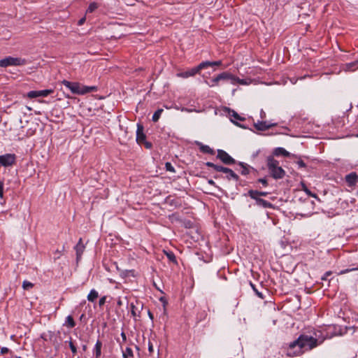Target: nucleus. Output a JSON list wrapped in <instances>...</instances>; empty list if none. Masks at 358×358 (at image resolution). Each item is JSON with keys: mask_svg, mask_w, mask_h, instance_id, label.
<instances>
[{"mask_svg": "<svg viewBox=\"0 0 358 358\" xmlns=\"http://www.w3.org/2000/svg\"><path fill=\"white\" fill-rule=\"evenodd\" d=\"M317 333L315 332L314 336L301 334L299 338L291 342L286 350L287 357H294L303 354L305 351L310 350L320 345L324 339L319 340Z\"/></svg>", "mask_w": 358, "mask_h": 358, "instance_id": "nucleus-1", "label": "nucleus"}, {"mask_svg": "<svg viewBox=\"0 0 358 358\" xmlns=\"http://www.w3.org/2000/svg\"><path fill=\"white\" fill-rule=\"evenodd\" d=\"M62 85L69 89L71 92L76 94H85L89 92H96L97 88L95 86L87 87L80 84L79 83L70 82L64 80Z\"/></svg>", "mask_w": 358, "mask_h": 358, "instance_id": "nucleus-2", "label": "nucleus"}, {"mask_svg": "<svg viewBox=\"0 0 358 358\" xmlns=\"http://www.w3.org/2000/svg\"><path fill=\"white\" fill-rule=\"evenodd\" d=\"M266 165L270 175L274 179H282L285 175V171L279 166V162L274 159L273 156H268L266 159Z\"/></svg>", "mask_w": 358, "mask_h": 358, "instance_id": "nucleus-3", "label": "nucleus"}, {"mask_svg": "<svg viewBox=\"0 0 358 358\" xmlns=\"http://www.w3.org/2000/svg\"><path fill=\"white\" fill-rule=\"evenodd\" d=\"M205 165L208 167L213 168L215 171L217 172H222L225 173V176H223V178H225L227 180H234L236 182H238L239 180V176L232 169L229 168L217 165L210 162H206ZM214 178H222V176L217 175L215 176Z\"/></svg>", "mask_w": 358, "mask_h": 358, "instance_id": "nucleus-4", "label": "nucleus"}, {"mask_svg": "<svg viewBox=\"0 0 358 358\" xmlns=\"http://www.w3.org/2000/svg\"><path fill=\"white\" fill-rule=\"evenodd\" d=\"M25 59L21 57H6L0 59V67L6 68L8 66H19L27 64Z\"/></svg>", "mask_w": 358, "mask_h": 358, "instance_id": "nucleus-5", "label": "nucleus"}, {"mask_svg": "<svg viewBox=\"0 0 358 358\" xmlns=\"http://www.w3.org/2000/svg\"><path fill=\"white\" fill-rule=\"evenodd\" d=\"M220 80L228 81L232 85L241 84L244 85L246 82L228 72H222L219 74Z\"/></svg>", "mask_w": 358, "mask_h": 358, "instance_id": "nucleus-6", "label": "nucleus"}, {"mask_svg": "<svg viewBox=\"0 0 358 358\" xmlns=\"http://www.w3.org/2000/svg\"><path fill=\"white\" fill-rule=\"evenodd\" d=\"M16 162V155L15 154L7 153L0 155V166H11Z\"/></svg>", "mask_w": 358, "mask_h": 358, "instance_id": "nucleus-7", "label": "nucleus"}, {"mask_svg": "<svg viewBox=\"0 0 358 358\" xmlns=\"http://www.w3.org/2000/svg\"><path fill=\"white\" fill-rule=\"evenodd\" d=\"M217 158L220 159L226 165H231L236 163V160L223 150H217Z\"/></svg>", "mask_w": 358, "mask_h": 358, "instance_id": "nucleus-8", "label": "nucleus"}, {"mask_svg": "<svg viewBox=\"0 0 358 358\" xmlns=\"http://www.w3.org/2000/svg\"><path fill=\"white\" fill-rule=\"evenodd\" d=\"M278 123H273L266 121H257L254 124L255 128L258 131H266L271 127L277 126Z\"/></svg>", "mask_w": 358, "mask_h": 358, "instance_id": "nucleus-9", "label": "nucleus"}, {"mask_svg": "<svg viewBox=\"0 0 358 358\" xmlns=\"http://www.w3.org/2000/svg\"><path fill=\"white\" fill-rule=\"evenodd\" d=\"M143 126L141 124H137L136 141L138 144H143V142L145 141L146 138V136L143 132Z\"/></svg>", "mask_w": 358, "mask_h": 358, "instance_id": "nucleus-10", "label": "nucleus"}, {"mask_svg": "<svg viewBox=\"0 0 358 358\" xmlns=\"http://www.w3.org/2000/svg\"><path fill=\"white\" fill-rule=\"evenodd\" d=\"M345 180L349 187H353L358 182V175L355 172H352L345 176Z\"/></svg>", "mask_w": 358, "mask_h": 358, "instance_id": "nucleus-11", "label": "nucleus"}, {"mask_svg": "<svg viewBox=\"0 0 358 358\" xmlns=\"http://www.w3.org/2000/svg\"><path fill=\"white\" fill-rule=\"evenodd\" d=\"M74 248L76 252V259L77 261H78L81 258V256L85 250V245L83 244L81 238Z\"/></svg>", "mask_w": 358, "mask_h": 358, "instance_id": "nucleus-12", "label": "nucleus"}, {"mask_svg": "<svg viewBox=\"0 0 358 358\" xmlns=\"http://www.w3.org/2000/svg\"><path fill=\"white\" fill-rule=\"evenodd\" d=\"M198 73H199V70L197 69V66H196L187 71L179 73L177 74V76L178 77L186 78L190 76H193Z\"/></svg>", "mask_w": 358, "mask_h": 358, "instance_id": "nucleus-13", "label": "nucleus"}, {"mask_svg": "<svg viewBox=\"0 0 358 358\" xmlns=\"http://www.w3.org/2000/svg\"><path fill=\"white\" fill-rule=\"evenodd\" d=\"M343 69L345 71H355L358 69V59L343 64Z\"/></svg>", "mask_w": 358, "mask_h": 358, "instance_id": "nucleus-14", "label": "nucleus"}, {"mask_svg": "<svg viewBox=\"0 0 358 358\" xmlns=\"http://www.w3.org/2000/svg\"><path fill=\"white\" fill-rule=\"evenodd\" d=\"M248 195L251 199H257V198H259L260 196H267L268 195V192H259V191H257V190L250 189V190L248 191Z\"/></svg>", "mask_w": 358, "mask_h": 358, "instance_id": "nucleus-15", "label": "nucleus"}, {"mask_svg": "<svg viewBox=\"0 0 358 358\" xmlns=\"http://www.w3.org/2000/svg\"><path fill=\"white\" fill-rule=\"evenodd\" d=\"M196 144L199 146V150L201 152L210 154L212 155L215 154V151L208 145H203L200 142H196Z\"/></svg>", "mask_w": 358, "mask_h": 358, "instance_id": "nucleus-16", "label": "nucleus"}, {"mask_svg": "<svg viewBox=\"0 0 358 358\" xmlns=\"http://www.w3.org/2000/svg\"><path fill=\"white\" fill-rule=\"evenodd\" d=\"M169 220L172 223H174V222H180V223H183V224H186V222H185L181 216L180 215L179 213H173L171 215L169 216ZM187 224H190V222H187Z\"/></svg>", "mask_w": 358, "mask_h": 358, "instance_id": "nucleus-17", "label": "nucleus"}, {"mask_svg": "<svg viewBox=\"0 0 358 358\" xmlns=\"http://www.w3.org/2000/svg\"><path fill=\"white\" fill-rule=\"evenodd\" d=\"M101 348H102V343L101 341L97 340L94 348V353L95 358H99L101 355Z\"/></svg>", "mask_w": 358, "mask_h": 358, "instance_id": "nucleus-18", "label": "nucleus"}, {"mask_svg": "<svg viewBox=\"0 0 358 358\" xmlns=\"http://www.w3.org/2000/svg\"><path fill=\"white\" fill-rule=\"evenodd\" d=\"M273 155L275 156H284V157H289V152H287L285 149L283 148H277L273 151Z\"/></svg>", "mask_w": 358, "mask_h": 358, "instance_id": "nucleus-19", "label": "nucleus"}, {"mask_svg": "<svg viewBox=\"0 0 358 358\" xmlns=\"http://www.w3.org/2000/svg\"><path fill=\"white\" fill-rule=\"evenodd\" d=\"M99 297V293L95 289H92L88 294L87 299L90 302H94Z\"/></svg>", "mask_w": 358, "mask_h": 358, "instance_id": "nucleus-20", "label": "nucleus"}, {"mask_svg": "<svg viewBox=\"0 0 358 358\" xmlns=\"http://www.w3.org/2000/svg\"><path fill=\"white\" fill-rule=\"evenodd\" d=\"M238 165L241 167V173L246 176L250 173V166L244 162H239Z\"/></svg>", "mask_w": 358, "mask_h": 358, "instance_id": "nucleus-21", "label": "nucleus"}, {"mask_svg": "<svg viewBox=\"0 0 358 358\" xmlns=\"http://www.w3.org/2000/svg\"><path fill=\"white\" fill-rule=\"evenodd\" d=\"M254 199L256 201V203L257 205L263 206L264 208H268V207H270L272 206L270 202H268L263 199L257 198V199Z\"/></svg>", "mask_w": 358, "mask_h": 358, "instance_id": "nucleus-22", "label": "nucleus"}, {"mask_svg": "<svg viewBox=\"0 0 358 358\" xmlns=\"http://www.w3.org/2000/svg\"><path fill=\"white\" fill-rule=\"evenodd\" d=\"M164 253H165L166 257L168 258V259L170 262H171L174 264H178L176 255H174V253L173 252H171V251H165L164 250Z\"/></svg>", "mask_w": 358, "mask_h": 358, "instance_id": "nucleus-23", "label": "nucleus"}, {"mask_svg": "<svg viewBox=\"0 0 358 358\" xmlns=\"http://www.w3.org/2000/svg\"><path fill=\"white\" fill-rule=\"evenodd\" d=\"M64 325H66L69 328H73L76 326V322L71 315H68L66 317Z\"/></svg>", "mask_w": 358, "mask_h": 358, "instance_id": "nucleus-24", "label": "nucleus"}, {"mask_svg": "<svg viewBox=\"0 0 358 358\" xmlns=\"http://www.w3.org/2000/svg\"><path fill=\"white\" fill-rule=\"evenodd\" d=\"M229 115L234 117L236 120L244 121L245 117L239 115L235 110L229 109Z\"/></svg>", "mask_w": 358, "mask_h": 358, "instance_id": "nucleus-25", "label": "nucleus"}, {"mask_svg": "<svg viewBox=\"0 0 358 358\" xmlns=\"http://www.w3.org/2000/svg\"><path fill=\"white\" fill-rule=\"evenodd\" d=\"M250 285L252 289H253V291L255 292L256 295L259 298H260L261 299H265V296H264V293L262 292H259L257 289L256 286L252 282H250Z\"/></svg>", "mask_w": 358, "mask_h": 358, "instance_id": "nucleus-26", "label": "nucleus"}, {"mask_svg": "<svg viewBox=\"0 0 358 358\" xmlns=\"http://www.w3.org/2000/svg\"><path fill=\"white\" fill-rule=\"evenodd\" d=\"M123 358H131L134 357L133 351L131 348H126L125 350L122 352Z\"/></svg>", "mask_w": 358, "mask_h": 358, "instance_id": "nucleus-27", "label": "nucleus"}, {"mask_svg": "<svg viewBox=\"0 0 358 358\" xmlns=\"http://www.w3.org/2000/svg\"><path fill=\"white\" fill-rule=\"evenodd\" d=\"M163 111L164 110L162 108H159L158 110H157L152 115V120L154 122H157Z\"/></svg>", "mask_w": 358, "mask_h": 358, "instance_id": "nucleus-28", "label": "nucleus"}, {"mask_svg": "<svg viewBox=\"0 0 358 358\" xmlns=\"http://www.w3.org/2000/svg\"><path fill=\"white\" fill-rule=\"evenodd\" d=\"M99 6V4L96 2H92L91 3H90L87 9V13H91L92 12H94L96 9H97Z\"/></svg>", "mask_w": 358, "mask_h": 358, "instance_id": "nucleus-29", "label": "nucleus"}, {"mask_svg": "<svg viewBox=\"0 0 358 358\" xmlns=\"http://www.w3.org/2000/svg\"><path fill=\"white\" fill-rule=\"evenodd\" d=\"M208 66H212V62H209V61L203 62L197 66V69L200 71L201 69H203Z\"/></svg>", "mask_w": 358, "mask_h": 358, "instance_id": "nucleus-30", "label": "nucleus"}, {"mask_svg": "<svg viewBox=\"0 0 358 358\" xmlns=\"http://www.w3.org/2000/svg\"><path fill=\"white\" fill-rule=\"evenodd\" d=\"M53 93L52 90H38V97L43 96L45 97L50 95V94Z\"/></svg>", "mask_w": 358, "mask_h": 358, "instance_id": "nucleus-31", "label": "nucleus"}, {"mask_svg": "<svg viewBox=\"0 0 358 358\" xmlns=\"http://www.w3.org/2000/svg\"><path fill=\"white\" fill-rule=\"evenodd\" d=\"M69 343V348L73 353V355H76V353H77V348L76 346L74 345L73 341L71 338H70V340L68 341Z\"/></svg>", "mask_w": 358, "mask_h": 358, "instance_id": "nucleus-32", "label": "nucleus"}, {"mask_svg": "<svg viewBox=\"0 0 358 358\" xmlns=\"http://www.w3.org/2000/svg\"><path fill=\"white\" fill-rule=\"evenodd\" d=\"M33 287H34V284L31 283V282L24 280L22 282V287L24 289L29 290V289H31Z\"/></svg>", "mask_w": 358, "mask_h": 358, "instance_id": "nucleus-33", "label": "nucleus"}, {"mask_svg": "<svg viewBox=\"0 0 358 358\" xmlns=\"http://www.w3.org/2000/svg\"><path fill=\"white\" fill-rule=\"evenodd\" d=\"M220 81V79L219 78V75H217L215 78H213L212 80H211V82H212V84H210L206 82V83L210 86V87H214V86H217L218 85V83Z\"/></svg>", "mask_w": 358, "mask_h": 358, "instance_id": "nucleus-34", "label": "nucleus"}, {"mask_svg": "<svg viewBox=\"0 0 358 358\" xmlns=\"http://www.w3.org/2000/svg\"><path fill=\"white\" fill-rule=\"evenodd\" d=\"M358 271V267H352V268H346V269L341 270L338 273V275H343V274H345V273H349L350 271Z\"/></svg>", "mask_w": 358, "mask_h": 358, "instance_id": "nucleus-35", "label": "nucleus"}, {"mask_svg": "<svg viewBox=\"0 0 358 358\" xmlns=\"http://www.w3.org/2000/svg\"><path fill=\"white\" fill-rule=\"evenodd\" d=\"M27 96L30 99L38 97V91L33 90L27 93Z\"/></svg>", "mask_w": 358, "mask_h": 358, "instance_id": "nucleus-36", "label": "nucleus"}, {"mask_svg": "<svg viewBox=\"0 0 358 358\" xmlns=\"http://www.w3.org/2000/svg\"><path fill=\"white\" fill-rule=\"evenodd\" d=\"M165 168H166V170L168 171H170L172 173L175 172V169L170 162H166L165 164Z\"/></svg>", "mask_w": 358, "mask_h": 358, "instance_id": "nucleus-37", "label": "nucleus"}, {"mask_svg": "<svg viewBox=\"0 0 358 358\" xmlns=\"http://www.w3.org/2000/svg\"><path fill=\"white\" fill-rule=\"evenodd\" d=\"M257 182H261L263 185V186H264V187L268 186V181H267L266 178H265L258 179Z\"/></svg>", "mask_w": 358, "mask_h": 358, "instance_id": "nucleus-38", "label": "nucleus"}, {"mask_svg": "<svg viewBox=\"0 0 358 358\" xmlns=\"http://www.w3.org/2000/svg\"><path fill=\"white\" fill-rule=\"evenodd\" d=\"M106 296H102L100 299H99V306H102L105 304L106 303Z\"/></svg>", "mask_w": 358, "mask_h": 358, "instance_id": "nucleus-39", "label": "nucleus"}, {"mask_svg": "<svg viewBox=\"0 0 358 358\" xmlns=\"http://www.w3.org/2000/svg\"><path fill=\"white\" fill-rule=\"evenodd\" d=\"M299 168H305L306 166V163L303 160H299L296 162Z\"/></svg>", "mask_w": 358, "mask_h": 358, "instance_id": "nucleus-40", "label": "nucleus"}, {"mask_svg": "<svg viewBox=\"0 0 358 358\" xmlns=\"http://www.w3.org/2000/svg\"><path fill=\"white\" fill-rule=\"evenodd\" d=\"M3 196V182L0 181V198Z\"/></svg>", "mask_w": 358, "mask_h": 358, "instance_id": "nucleus-41", "label": "nucleus"}, {"mask_svg": "<svg viewBox=\"0 0 358 358\" xmlns=\"http://www.w3.org/2000/svg\"><path fill=\"white\" fill-rule=\"evenodd\" d=\"M303 190L306 192V193L307 194H308L309 196H312V197H316V195L315 194H312L311 192L306 187H304L303 188Z\"/></svg>", "mask_w": 358, "mask_h": 358, "instance_id": "nucleus-42", "label": "nucleus"}, {"mask_svg": "<svg viewBox=\"0 0 358 358\" xmlns=\"http://www.w3.org/2000/svg\"><path fill=\"white\" fill-rule=\"evenodd\" d=\"M143 143L144 144L145 147L148 149H150L152 146L150 142L146 141L145 140V141L143 142Z\"/></svg>", "mask_w": 358, "mask_h": 358, "instance_id": "nucleus-43", "label": "nucleus"}, {"mask_svg": "<svg viewBox=\"0 0 358 358\" xmlns=\"http://www.w3.org/2000/svg\"><path fill=\"white\" fill-rule=\"evenodd\" d=\"M55 259H59L62 255V252L59 250H57L55 252Z\"/></svg>", "mask_w": 358, "mask_h": 358, "instance_id": "nucleus-44", "label": "nucleus"}, {"mask_svg": "<svg viewBox=\"0 0 358 358\" xmlns=\"http://www.w3.org/2000/svg\"><path fill=\"white\" fill-rule=\"evenodd\" d=\"M8 351H9L8 348H6V347H3V348H1V355H5V354H6Z\"/></svg>", "mask_w": 358, "mask_h": 358, "instance_id": "nucleus-45", "label": "nucleus"}, {"mask_svg": "<svg viewBox=\"0 0 358 358\" xmlns=\"http://www.w3.org/2000/svg\"><path fill=\"white\" fill-rule=\"evenodd\" d=\"M85 20H86V19H85V17H82L81 19H80V20H78V24L79 26L83 25V24H84V22H85Z\"/></svg>", "mask_w": 358, "mask_h": 358, "instance_id": "nucleus-46", "label": "nucleus"}, {"mask_svg": "<svg viewBox=\"0 0 358 358\" xmlns=\"http://www.w3.org/2000/svg\"><path fill=\"white\" fill-rule=\"evenodd\" d=\"M221 64H222V61L221 60L215 61V62H212V66H220Z\"/></svg>", "mask_w": 358, "mask_h": 358, "instance_id": "nucleus-47", "label": "nucleus"}, {"mask_svg": "<svg viewBox=\"0 0 358 358\" xmlns=\"http://www.w3.org/2000/svg\"><path fill=\"white\" fill-rule=\"evenodd\" d=\"M260 117L262 119H264L266 117V113L264 111L263 109L260 111Z\"/></svg>", "mask_w": 358, "mask_h": 358, "instance_id": "nucleus-48", "label": "nucleus"}, {"mask_svg": "<svg viewBox=\"0 0 358 358\" xmlns=\"http://www.w3.org/2000/svg\"><path fill=\"white\" fill-rule=\"evenodd\" d=\"M134 308H135L134 305L131 304V314H132L133 316L135 317L136 315V312L134 310Z\"/></svg>", "mask_w": 358, "mask_h": 358, "instance_id": "nucleus-49", "label": "nucleus"}, {"mask_svg": "<svg viewBox=\"0 0 358 358\" xmlns=\"http://www.w3.org/2000/svg\"><path fill=\"white\" fill-rule=\"evenodd\" d=\"M148 350L150 352H153V345L151 343H149L148 344Z\"/></svg>", "mask_w": 358, "mask_h": 358, "instance_id": "nucleus-50", "label": "nucleus"}, {"mask_svg": "<svg viewBox=\"0 0 358 358\" xmlns=\"http://www.w3.org/2000/svg\"><path fill=\"white\" fill-rule=\"evenodd\" d=\"M117 306L120 307L122 306V301L121 300L120 298H118L117 301Z\"/></svg>", "mask_w": 358, "mask_h": 358, "instance_id": "nucleus-51", "label": "nucleus"}, {"mask_svg": "<svg viewBox=\"0 0 358 358\" xmlns=\"http://www.w3.org/2000/svg\"><path fill=\"white\" fill-rule=\"evenodd\" d=\"M121 337L122 338V340H123L124 341H126V340H127V336H126V334H125V333H124V332H123V331H122V332L121 333Z\"/></svg>", "mask_w": 358, "mask_h": 358, "instance_id": "nucleus-52", "label": "nucleus"}, {"mask_svg": "<svg viewBox=\"0 0 358 358\" xmlns=\"http://www.w3.org/2000/svg\"><path fill=\"white\" fill-rule=\"evenodd\" d=\"M208 183L209 185H215V182H214V180H211V179H210V180H208Z\"/></svg>", "mask_w": 358, "mask_h": 358, "instance_id": "nucleus-53", "label": "nucleus"}, {"mask_svg": "<svg viewBox=\"0 0 358 358\" xmlns=\"http://www.w3.org/2000/svg\"><path fill=\"white\" fill-rule=\"evenodd\" d=\"M148 316L152 320L154 319V316L150 310H148Z\"/></svg>", "mask_w": 358, "mask_h": 358, "instance_id": "nucleus-54", "label": "nucleus"}, {"mask_svg": "<svg viewBox=\"0 0 358 358\" xmlns=\"http://www.w3.org/2000/svg\"><path fill=\"white\" fill-rule=\"evenodd\" d=\"M231 121H232V122H234L236 125H238V126H239V127H242L241 124H239L236 123L235 121H234V120H231Z\"/></svg>", "mask_w": 358, "mask_h": 358, "instance_id": "nucleus-55", "label": "nucleus"}, {"mask_svg": "<svg viewBox=\"0 0 358 358\" xmlns=\"http://www.w3.org/2000/svg\"><path fill=\"white\" fill-rule=\"evenodd\" d=\"M86 349H87V346H86L85 345H84L83 346V350L84 351H85V350H86Z\"/></svg>", "mask_w": 358, "mask_h": 358, "instance_id": "nucleus-56", "label": "nucleus"}, {"mask_svg": "<svg viewBox=\"0 0 358 358\" xmlns=\"http://www.w3.org/2000/svg\"><path fill=\"white\" fill-rule=\"evenodd\" d=\"M331 274V272L330 271H328L325 273L326 275H329Z\"/></svg>", "mask_w": 358, "mask_h": 358, "instance_id": "nucleus-57", "label": "nucleus"}, {"mask_svg": "<svg viewBox=\"0 0 358 358\" xmlns=\"http://www.w3.org/2000/svg\"><path fill=\"white\" fill-rule=\"evenodd\" d=\"M357 136H358V134H357Z\"/></svg>", "mask_w": 358, "mask_h": 358, "instance_id": "nucleus-58", "label": "nucleus"}]
</instances>
